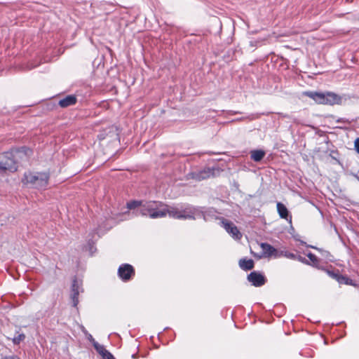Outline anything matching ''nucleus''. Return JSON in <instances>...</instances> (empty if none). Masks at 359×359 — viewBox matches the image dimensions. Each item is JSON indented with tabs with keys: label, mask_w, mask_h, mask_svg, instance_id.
<instances>
[{
	"label": "nucleus",
	"mask_w": 359,
	"mask_h": 359,
	"mask_svg": "<svg viewBox=\"0 0 359 359\" xmlns=\"http://www.w3.org/2000/svg\"><path fill=\"white\" fill-rule=\"evenodd\" d=\"M32 154V150L26 146L13 147L2 153L0 154V174L16 172L18 161L27 159Z\"/></svg>",
	"instance_id": "nucleus-1"
},
{
	"label": "nucleus",
	"mask_w": 359,
	"mask_h": 359,
	"mask_svg": "<svg viewBox=\"0 0 359 359\" xmlns=\"http://www.w3.org/2000/svg\"><path fill=\"white\" fill-rule=\"evenodd\" d=\"M303 95L312 99L318 104L340 105L342 104L343 100L341 96L331 91L318 92L309 90L303 92Z\"/></svg>",
	"instance_id": "nucleus-2"
},
{
	"label": "nucleus",
	"mask_w": 359,
	"mask_h": 359,
	"mask_svg": "<svg viewBox=\"0 0 359 359\" xmlns=\"http://www.w3.org/2000/svg\"><path fill=\"white\" fill-rule=\"evenodd\" d=\"M168 212V210L165 205L155 201H145L140 210V215L149 216L152 219L164 217Z\"/></svg>",
	"instance_id": "nucleus-3"
},
{
	"label": "nucleus",
	"mask_w": 359,
	"mask_h": 359,
	"mask_svg": "<svg viewBox=\"0 0 359 359\" xmlns=\"http://www.w3.org/2000/svg\"><path fill=\"white\" fill-rule=\"evenodd\" d=\"M50 180L49 172H26L22 182L25 184H30L38 189H45Z\"/></svg>",
	"instance_id": "nucleus-4"
},
{
	"label": "nucleus",
	"mask_w": 359,
	"mask_h": 359,
	"mask_svg": "<svg viewBox=\"0 0 359 359\" xmlns=\"http://www.w3.org/2000/svg\"><path fill=\"white\" fill-rule=\"evenodd\" d=\"M215 171L217 173L219 172V169L217 168H205L201 170H198L196 171L190 172L186 175L187 180H194L196 181H201L205 179H208L210 177H215L216 175Z\"/></svg>",
	"instance_id": "nucleus-5"
},
{
	"label": "nucleus",
	"mask_w": 359,
	"mask_h": 359,
	"mask_svg": "<svg viewBox=\"0 0 359 359\" xmlns=\"http://www.w3.org/2000/svg\"><path fill=\"white\" fill-rule=\"evenodd\" d=\"M117 274L123 282L126 283L133 279L135 276V270L130 264H122L118 269Z\"/></svg>",
	"instance_id": "nucleus-6"
},
{
	"label": "nucleus",
	"mask_w": 359,
	"mask_h": 359,
	"mask_svg": "<svg viewBox=\"0 0 359 359\" xmlns=\"http://www.w3.org/2000/svg\"><path fill=\"white\" fill-rule=\"evenodd\" d=\"M201 215L202 212L191 205L184 204L181 205V219L194 220L197 217H201Z\"/></svg>",
	"instance_id": "nucleus-7"
},
{
	"label": "nucleus",
	"mask_w": 359,
	"mask_h": 359,
	"mask_svg": "<svg viewBox=\"0 0 359 359\" xmlns=\"http://www.w3.org/2000/svg\"><path fill=\"white\" fill-rule=\"evenodd\" d=\"M247 280L254 287H259L265 285L267 282L266 277L262 272L253 271L247 276Z\"/></svg>",
	"instance_id": "nucleus-8"
},
{
	"label": "nucleus",
	"mask_w": 359,
	"mask_h": 359,
	"mask_svg": "<svg viewBox=\"0 0 359 359\" xmlns=\"http://www.w3.org/2000/svg\"><path fill=\"white\" fill-rule=\"evenodd\" d=\"M222 223L223 224V226L225 230L230 234L231 236L236 240H239L242 237L241 233L238 229L237 226L231 221L226 219H222Z\"/></svg>",
	"instance_id": "nucleus-9"
},
{
	"label": "nucleus",
	"mask_w": 359,
	"mask_h": 359,
	"mask_svg": "<svg viewBox=\"0 0 359 359\" xmlns=\"http://www.w3.org/2000/svg\"><path fill=\"white\" fill-rule=\"evenodd\" d=\"M277 211L281 219H286L289 224H292V215L287 207L281 202H277Z\"/></svg>",
	"instance_id": "nucleus-10"
},
{
	"label": "nucleus",
	"mask_w": 359,
	"mask_h": 359,
	"mask_svg": "<svg viewBox=\"0 0 359 359\" xmlns=\"http://www.w3.org/2000/svg\"><path fill=\"white\" fill-rule=\"evenodd\" d=\"M72 294L71 299L72 301V306L76 307L79 304V285L77 282L76 278H74L72 280V287H71Z\"/></svg>",
	"instance_id": "nucleus-11"
},
{
	"label": "nucleus",
	"mask_w": 359,
	"mask_h": 359,
	"mask_svg": "<svg viewBox=\"0 0 359 359\" xmlns=\"http://www.w3.org/2000/svg\"><path fill=\"white\" fill-rule=\"evenodd\" d=\"M77 102V97L75 95H68L60 99L58 105L62 108H67L76 104Z\"/></svg>",
	"instance_id": "nucleus-12"
},
{
	"label": "nucleus",
	"mask_w": 359,
	"mask_h": 359,
	"mask_svg": "<svg viewBox=\"0 0 359 359\" xmlns=\"http://www.w3.org/2000/svg\"><path fill=\"white\" fill-rule=\"evenodd\" d=\"M321 270L325 271L331 278L336 281H337L338 277H339L341 274L339 269H336L332 265L324 266Z\"/></svg>",
	"instance_id": "nucleus-13"
},
{
	"label": "nucleus",
	"mask_w": 359,
	"mask_h": 359,
	"mask_svg": "<svg viewBox=\"0 0 359 359\" xmlns=\"http://www.w3.org/2000/svg\"><path fill=\"white\" fill-rule=\"evenodd\" d=\"M260 246L262 250V255L264 257H271L277 253V250L267 243H262Z\"/></svg>",
	"instance_id": "nucleus-14"
},
{
	"label": "nucleus",
	"mask_w": 359,
	"mask_h": 359,
	"mask_svg": "<svg viewBox=\"0 0 359 359\" xmlns=\"http://www.w3.org/2000/svg\"><path fill=\"white\" fill-rule=\"evenodd\" d=\"M238 265L243 270L247 271L252 270L255 267V262L253 259L246 258H242L238 262Z\"/></svg>",
	"instance_id": "nucleus-15"
},
{
	"label": "nucleus",
	"mask_w": 359,
	"mask_h": 359,
	"mask_svg": "<svg viewBox=\"0 0 359 359\" xmlns=\"http://www.w3.org/2000/svg\"><path fill=\"white\" fill-rule=\"evenodd\" d=\"M306 256L309 258V260L310 261V264H308L309 266H311L320 270L323 269L324 266L320 264V259L318 258L314 254L309 252L306 254Z\"/></svg>",
	"instance_id": "nucleus-16"
},
{
	"label": "nucleus",
	"mask_w": 359,
	"mask_h": 359,
	"mask_svg": "<svg viewBox=\"0 0 359 359\" xmlns=\"http://www.w3.org/2000/svg\"><path fill=\"white\" fill-rule=\"evenodd\" d=\"M144 202L145 201H137V200L130 201L127 203L126 206L129 210L137 209L135 214L137 215H140V210L141 209L142 206L144 205Z\"/></svg>",
	"instance_id": "nucleus-17"
},
{
	"label": "nucleus",
	"mask_w": 359,
	"mask_h": 359,
	"mask_svg": "<svg viewBox=\"0 0 359 359\" xmlns=\"http://www.w3.org/2000/svg\"><path fill=\"white\" fill-rule=\"evenodd\" d=\"M265 155L266 152L262 149H255L250 151V158L255 162L261 161Z\"/></svg>",
	"instance_id": "nucleus-18"
},
{
	"label": "nucleus",
	"mask_w": 359,
	"mask_h": 359,
	"mask_svg": "<svg viewBox=\"0 0 359 359\" xmlns=\"http://www.w3.org/2000/svg\"><path fill=\"white\" fill-rule=\"evenodd\" d=\"M306 247L309 248H312V249H314V250H316L317 251H318L320 253L321 256L326 260L330 261V262L333 261V256L331 255V253L328 250L318 248V247L312 245H306Z\"/></svg>",
	"instance_id": "nucleus-19"
},
{
	"label": "nucleus",
	"mask_w": 359,
	"mask_h": 359,
	"mask_svg": "<svg viewBox=\"0 0 359 359\" xmlns=\"http://www.w3.org/2000/svg\"><path fill=\"white\" fill-rule=\"evenodd\" d=\"M337 283L339 285H352V286H356L357 284L355 282L350 278L348 276L340 274L339 277H338Z\"/></svg>",
	"instance_id": "nucleus-20"
},
{
	"label": "nucleus",
	"mask_w": 359,
	"mask_h": 359,
	"mask_svg": "<svg viewBox=\"0 0 359 359\" xmlns=\"http://www.w3.org/2000/svg\"><path fill=\"white\" fill-rule=\"evenodd\" d=\"M329 156L333 160H334L338 164H341L339 161V152L337 149L330 150Z\"/></svg>",
	"instance_id": "nucleus-21"
},
{
	"label": "nucleus",
	"mask_w": 359,
	"mask_h": 359,
	"mask_svg": "<svg viewBox=\"0 0 359 359\" xmlns=\"http://www.w3.org/2000/svg\"><path fill=\"white\" fill-rule=\"evenodd\" d=\"M25 334L23 333L18 334L17 336H15L13 339V343L15 345H18L21 341H24L25 339Z\"/></svg>",
	"instance_id": "nucleus-22"
},
{
	"label": "nucleus",
	"mask_w": 359,
	"mask_h": 359,
	"mask_svg": "<svg viewBox=\"0 0 359 359\" xmlns=\"http://www.w3.org/2000/svg\"><path fill=\"white\" fill-rule=\"evenodd\" d=\"M93 347L100 355L102 354L103 351L105 350L104 346L100 345L98 342H95Z\"/></svg>",
	"instance_id": "nucleus-23"
},
{
	"label": "nucleus",
	"mask_w": 359,
	"mask_h": 359,
	"mask_svg": "<svg viewBox=\"0 0 359 359\" xmlns=\"http://www.w3.org/2000/svg\"><path fill=\"white\" fill-rule=\"evenodd\" d=\"M356 121H357V118H353L351 120H349V119L345 118H339L337 119L336 121L337 123H344L351 124L352 122H355Z\"/></svg>",
	"instance_id": "nucleus-24"
},
{
	"label": "nucleus",
	"mask_w": 359,
	"mask_h": 359,
	"mask_svg": "<svg viewBox=\"0 0 359 359\" xmlns=\"http://www.w3.org/2000/svg\"><path fill=\"white\" fill-rule=\"evenodd\" d=\"M101 355L103 359H114V355L106 349L103 351V353H102V354H101Z\"/></svg>",
	"instance_id": "nucleus-25"
},
{
	"label": "nucleus",
	"mask_w": 359,
	"mask_h": 359,
	"mask_svg": "<svg viewBox=\"0 0 359 359\" xmlns=\"http://www.w3.org/2000/svg\"><path fill=\"white\" fill-rule=\"evenodd\" d=\"M296 260H298L301 263L304 264L306 265L310 264V261L309 259L299 255H297Z\"/></svg>",
	"instance_id": "nucleus-26"
},
{
	"label": "nucleus",
	"mask_w": 359,
	"mask_h": 359,
	"mask_svg": "<svg viewBox=\"0 0 359 359\" xmlns=\"http://www.w3.org/2000/svg\"><path fill=\"white\" fill-rule=\"evenodd\" d=\"M285 256L287 257V258H289V259H294V260H296L297 259V254H294L293 252H285Z\"/></svg>",
	"instance_id": "nucleus-27"
},
{
	"label": "nucleus",
	"mask_w": 359,
	"mask_h": 359,
	"mask_svg": "<svg viewBox=\"0 0 359 359\" xmlns=\"http://www.w3.org/2000/svg\"><path fill=\"white\" fill-rule=\"evenodd\" d=\"M293 238L295 241H299L301 245H305L306 247V245H308V244H306V242L299 239V236L298 234L296 236H293Z\"/></svg>",
	"instance_id": "nucleus-28"
},
{
	"label": "nucleus",
	"mask_w": 359,
	"mask_h": 359,
	"mask_svg": "<svg viewBox=\"0 0 359 359\" xmlns=\"http://www.w3.org/2000/svg\"><path fill=\"white\" fill-rule=\"evenodd\" d=\"M86 337L87 339L92 343L93 346L94 345L95 342H97L90 334H88V336Z\"/></svg>",
	"instance_id": "nucleus-29"
},
{
	"label": "nucleus",
	"mask_w": 359,
	"mask_h": 359,
	"mask_svg": "<svg viewBox=\"0 0 359 359\" xmlns=\"http://www.w3.org/2000/svg\"><path fill=\"white\" fill-rule=\"evenodd\" d=\"M355 149L359 154V137L355 140Z\"/></svg>",
	"instance_id": "nucleus-30"
},
{
	"label": "nucleus",
	"mask_w": 359,
	"mask_h": 359,
	"mask_svg": "<svg viewBox=\"0 0 359 359\" xmlns=\"http://www.w3.org/2000/svg\"><path fill=\"white\" fill-rule=\"evenodd\" d=\"M2 359H20V358L16 355H12L5 356Z\"/></svg>",
	"instance_id": "nucleus-31"
},
{
	"label": "nucleus",
	"mask_w": 359,
	"mask_h": 359,
	"mask_svg": "<svg viewBox=\"0 0 359 359\" xmlns=\"http://www.w3.org/2000/svg\"><path fill=\"white\" fill-rule=\"evenodd\" d=\"M351 175L359 182V172L357 173L351 172Z\"/></svg>",
	"instance_id": "nucleus-32"
},
{
	"label": "nucleus",
	"mask_w": 359,
	"mask_h": 359,
	"mask_svg": "<svg viewBox=\"0 0 359 359\" xmlns=\"http://www.w3.org/2000/svg\"><path fill=\"white\" fill-rule=\"evenodd\" d=\"M132 358L133 359H137L138 358V353H135L132 355Z\"/></svg>",
	"instance_id": "nucleus-33"
},
{
	"label": "nucleus",
	"mask_w": 359,
	"mask_h": 359,
	"mask_svg": "<svg viewBox=\"0 0 359 359\" xmlns=\"http://www.w3.org/2000/svg\"><path fill=\"white\" fill-rule=\"evenodd\" d=\"M259 118L258 115L252 114L250 119L252 120V119H255V118Z\"/></svg>",
	"instance_id": "nucleus-34"
},
{
	"label": "nucleus",
	"mask_w": 359,
	"mask_h": 359,
	"mask_svg": "<svg viewBox=\"0 0 359 359\" xmlns=\"http://www.w3.org/2000/svg\"><path fill=\"white\" fill-rule=\"evenodd\" d=\"M290 224V229L289 231V233H292L291 231H294V227L292 226V224Z\"/></svg>",
	"instance_id": "nucleus-35"
},
{
	"label": "nucleus",
	"mask_w": 359,
	"mask_h": 359,
	"mask_svg": "<svg viewBox=\"0 0 359 359\" xmlns=\"http://www.w3.org/2000/svg\"><path fill=\"white\" fill-rule=\"evenodd\" d=\"M325 142L326 144H329V143H330V138H329L327 136L326 137V139H325Z\"/></svg>",
	"instance_id": "nucleus-36"
},
{
	"label": "nucleus",
	"mask_w": 359,
	"mask_h": 359,
	"mask_svg": "<svg viewBox=\"0 0 359 359\" xmlns=\"http://www.w3.org/2000/svg\"><path fill=\"white\" fill-rule=\"evenodd\" d=\"M175 217H176V218H177V219H179V218H180V212H176V213H175Z\"/></svg>",
	"instance_id": "nucleus-37"
},
{
	"label": "nucleus",
	"mask_w": 359,
	"mask_h": 359,
	"mask_svg": "<svg viewBox=\"0 0 359 359\" xmlns=\"http://www.w3.org/2000/svg\"><path fill=\"white\" fill-rule=\"evenodd\" d=\"M336 128L345 129V127H344V126H337Z\"/></svg>",
	"instance_id": "nucleus-38"
},
{
	"label": "nucleus",
	"mask_w": 359,
	"mask_h": 359,
	"mask_svg": "<svg viewBox=\"0 0 359 359\" xmlns=\"http://www.w3.org/2000/svg\"><path fill=\"white\" fill-rule=\"evenodd\" d=\"M83 332H84V334H86V337L88 336V334H89V333L88 332V331H86V330H84V331H83Z\"/></svg>",
	"instance_id": "nucleus-39"
},
{
	"label": "nucleus",
	"mask_w": 359,
	"mask_h": 359,
	"mask_svg": "<svg viewBox=\"0 0 359 359\" xmlns=\"http://www.w3.org/2000/svg\"><path fill=\"white\" fill-rule=\"evenodd\" d=\"M231 114H240V112H238V111H233V112H232Z\"/></svg>",
	"instance_id": "nucleus-40"
},
{
	"label": "nucleus",
	"mask_w": 359,
	"mask_h": 359,
	"mask_svg": "<svg viewBox=\"0 0 359 359\" xmlns=\"http://www.w3.org/2000/svg\"><path fill=\"white\" fill-rule=\"evenodd\" d=\"M252 34L257 33V31L253 30V32H252Z\"/></svg>",
	"instance_id": "nucleus-41"
},
{
	"label": "nucleus",
	"mask_w": 359,
	"mask_h": 359,
	"mask_svg": "<svg viewBox=\"0 0 359 359\" xmlns=\"http://www.w3.org/2000/svg\"><path fill=\"white\" fill-rule=\"evenodd\" d=\"M252 34L257 33V31L253 30V32H252Z\"/></svg>",
	"instance_id": "nucleus-42"
},
{
	"label": "nucleus",
	"mask_w": 359,
	"mask_h": 359,
	"mask_svg": "<svg viewBox=\"0 0 359 359\" xmlns=\"http://www.w3.org/2000/svg\"><path fill=\"white\" fill-rule=\"evenodd\" d=\"M358 119H359V116H358V117H357V120H358Z\"/></svg>",
	"instance_id": "nucleus-43"
}]
</instances>
